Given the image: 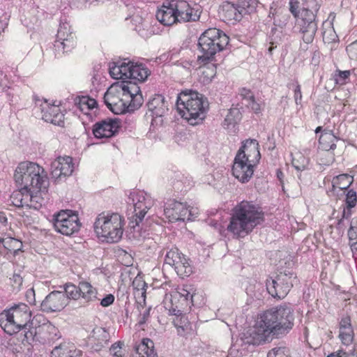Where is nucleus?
Instances as JSON below:
<instances>
[{
  "label": "nucleus",
  "instance_id": "nucleus-1",
  "mask_svg": "<svg viewBox=\"0 0 357 357\" xmlns=\"http://www.w3.org/2000/svg\"><path fill=\"white\" fill-rule=\"evenodd\" d=\"M294 310L283 303L259 314L255 326L243 333L245 344L259 345L273 339H280L290 333L294 326Z\"/></svg>",
  "mask_w": 357,
  "mask_h": 357
},
{
  "label": "nucleus",
  "instance_id": "nucleus-2",
  "mask_svg": "<svg viewBox=\"0 0 357 357\" xmlns=\"http://www.w3.org/2000/svg\"><path fill=\"white\" fill-rule=\"evenodd\" d=\"M264 220V213L258 204L242 201L233 208L227 230L237 238L243 237Z\"/></svg>",
  "mask_w": 357,
  "mask_h": 357
},
{
  "label": "nucleus",
  "instance_id": "nucleus-3",
  "mask_svg": "<svg viewBox=\"0 0 357 357\" xmlns=\"http://www.w3.org/2000/svg\"><path fill=\"white\" fill-rule=\"evenodd\" d=\"M176 107L182 117L192 126L199 124L205 118L206 107L203 96L197 91H181L177 97Z\"/></svg>",
  "mask_w": 357,
  "mask_h": 357
},
{
  "label": "nucleus",
  "instance_id": "nucleus-4",
  "mask_svg": "<svg viewBox=\"0 0 357 357\" xmlns=\"http://www.w3.org/2000/svg\"><path fill=\"white\" fill-rule=\"evenodd\" d=\"M229 43V37L220 29H208L199 38L197 61L206 64L212 61L215 54L224 49Z\"/></svg>",
  "mask_w": 357,
  "mask_h": 357
},
{
  "label": "nucleus",
  "instance_id": "nucleus-5",
  "mask_svg": "<svg viewBox=\"0 0 357 357\" xmlns=\"http://www.w3.org/2000/svg\"><path fill=\"white\" fill-rule=\"evenodd\" d=\"M14 179L20 188H35V190H46L48 184L44 169L32 162H20L15 169Z\"/></svg>",
  "mask_w": 357,
  "mask_h": 357
},
{
  "label": "nucleus",
  "instance_id": "nucleus-6",
  "mask_svg": "<svg viewBox=\"0 0 357 357\" xmlns=\"http://www.w3.org/2000/svg\"><path fill=\"white\" fill-rule=\"evenodd\" d=\"M94 230L99 237L107 242H118L123 232V220L117 213H101L94 222Z\"/></svg>",
  "mask_w": 357,
  "mask_h": 357
},
{
  "label": "nucleus",
  "instance_id": "nucleus-7",
  "mask_svg": "<svg viewBox=\"0 0 357 357\" xmlns=\"http://www.w3.org/2000/svg\"><path fill=\"white\" fill-rule=\"evenodd\" d=\"M109 74L114 79H130L144 82L151 71L145 64L128 61L114 63L109 66Z\"/></svg>",
  "mask_w": 357,
  "mask_h": 357
},
{
  "label": "nucleus",
  "instance_id": "nucleus-8",
  "mask_svg": "<svg viewBox=\"0 0 357 357\" xmlns=\"http://www.w3.org/2000/svg\"><path fill=\"white\" fill-rule=\"evenodd\" d=\"M52 223L57 232L66 236L77 233L81 227L78 215L71 210H61L54 214Z\"/></svg>",
  "mask_w": 357,
  "mask_h": 357
},
{
  "label": "nucleus",
  "instance_id": "nucleus-9",
  "mask_svg": "<svg viewBox=\"0 0 357 357\" xmlns=\"http://www.w3.org/2000/svg\"><path fill=\"white\" fill-rule=\"evenodd\" d=\"M61 337L59 329L48 321L38 326L29 328L24 334L26 341H38L48 344L54 343Z\"/></svg>",
  "mask_w": 357,
  "mask_h": 357
},
{
  "label": "nucleus",
  "instance_id": "nucleus-10",
  "mask_svg": "<svg viewBox=\"0 0 357 357\" xmlns=\"http://www.w3.org/2000/svg\"><path fill=\"white\" fill-rule=\"evenodd\" d=\"M129 199L132 200L134 208L130 224H133L131 227L134 228L144 220L145 215L153 206V200L144 192H132Z\"/></svg>",
  "mask_w": 357,
  "mask_h": 357
},
{
  "label": "nucleus",
  "instance_id": "nucleus-11",
  "mask_svg": "<svg viewBox=\"0 0 357 357\" xmlns=\"http://www.w3.org/2000/svg\"><path fill=\"white\" fill-rule=\"evenodd\" d=\"M292 275L291 273H280L275 278L268 279L266 286L269 294L274 298H284L293 286Z\"/></svg>",
  "mask_w": 357,
  "mask_h": 357
},
{
  "label": "nucleus",
  "instance_id": "nucleus-12",
  "mask_svg": "<svg viewBox=\"0 0 357 357\" xmlns=\"http://www.w3.org/2000/svg\"><path fill=\"white\" fill-rule=\"evenodd\" d=\"M252 10L251 6H244V1L237 0L236 3L224 2L219 8V15L223 21L239 22L244 15Z\"/></svg>",
  "mask_w": 357,
  "mask_h": 357
},
{
  "label": "nucleus",
  "instance_id": "nucleus-13",
  "mask_svg": "<svg viewBox=\"0 0 357 357\" xmlns=\"http://www.w3.org/2000/svg\"><path fill=\"white\" fill-rule=\"evenodd\" d=\"M165 264L174 267L177 275L181 278L188 277L192 273L189 259L183 254L178 252L176 248L171 249L167 252L165 257Z\"/></svg>",
  "mask_w": 357,
  "mask_h": 357
},
{
  "label": "nucleus",
  "instance_id": "nucleus-14",
  "mask_svg": "<svg viewBox=\"0 0 357 357\" xmlns=\"http://www.w3.org/2000/svg\"><path fill=\"white\" fill-rule=\"evenodd\" d=\"M192 209L183 203L173 201L165 208L164 213L170 222L191 220L193 218Z\"/></svg>",
  "mask_w": 357,
  "mask_h": 357
},
{
  "label": "nucleus",
  "instance_id": "nucleus-15",
  "mask_svg": "<svg viewBox=\"0 0 357 357\" xmlns=\"http://www.w3.org/2000/svg\"><path fill=\"white\" fill-rule=\"evenodd\" d=\"M68 303V298L61 291H53L50 293L40 303L41 310L45 312H59Z\"/></svg>",
  "mask_w": 357,
  "mask_h": 357
},
{
  "label": "nucleus",
  "instance_id": "nucleus-16",
  "mask_svg": "<svg viewBox=\"0 0 357 357\" xmlns=\"http://www.w3.org/2000/svg\"><path fill=\"white\" fill-rule=\"evenodd\" d=\"M259 146V145L257 139H248L242 142V146L236 155H239L240 158L245 161L257 165L261 159Z\"/></svg>",
  "mask_w": 357,
  "mask_h": 357
},
{
  "label": "nucleus",
  "instance_id": "nucleus-17",
  "mask_svg": "<svg viewBox=\"0 0 357 357\" xmlns=\"http://www.w3.org/2000/svg\"><path fill=\"white\" fill-rule=\"evenodd\" d=\"M120 128L117 119H106L93 126V133L96 138H109L116 135Z\"/></svg>",
  "mask_w": 357,
  "mask_h": 357
},
{
  "label": "nucleus",
  "instance_id": "nucleus-18",
  "mask_svg": "<svg viewBox=\"0 0 357 357\" xmlns=\"http://www.w3.org/2000/svg\"><path fill=\"white\" fill-rule=\"evenodd\" d=\"M73 158L70 156L58 157L51 164V176L55 180L61 179L72 174Z\"/></svg>",
  "mask_w": 357,
  "mask_h": 357
},
{
  "label": "nucleus",
  "instance_id": "nucleus-19",
  "mask_svg": "<svg viewBox=\"0 0 357 357\" xmlns=\"http://www.w3.org/2000/svg\"><path fill=\"white\" fill-rule=\"evenodd\" d=\"M256 166L240 158L239 155H236L231 169L232 174L239 181L247 183L252 178Z\"/></svg>",
  "mask_w": 357,
  "mask_h": 357
},
{
  "label": "nucleus",
  "instance_id": "nucleus-20",
  "mask_svg": "<svg viewBox=\"0 0 357 357\" xmlns=\"http://www.w3.org/2000/svg\"><path fill=\"white\" fill-rule=\"evenodd\" d=\"M172 5L178 16V22H186L190 21H197L199 18V13L197 10L190 7L186 1L172 0Z\"/></svg>",
  "mask_w": 357,
  "mask_h": 357
},
{
  "label": "nucleus",
  "instance_id": "nucleus-21",
  "mask_svg": "<svg viewBox=\"0 0 357 357\" xmlns=\"http://www.w3.org/2000/svg\"><path fill=\"white\" fill-rule=\"evenodd\" d=\"M10 309L15 320L16 327L19 328V331L24 329L25 332L29 328H31L29 324L31 319V312L29 311V307L26 305L20 304Z\"/></svg>",
  "mask_w": 357,
  "mask_h": 357
},
{
  "label": "nucleus",
  "instance_id": "nucleus-22",
  "mask_svg": "<svg viewBox=\"0 0 357 357\" xmlns=\"http://www.w3.org/2000/svg\"><path fill=\"white\" fill-rule=\"evenodd\" d=\"M172 1H165L156 13L157 20L165 26H171L178 22V16L172 5Z\"/></svg>",
  "mask_w": 357,
  "mask_h": 357
},
{
  "label": "nucleus",
  "instance_id": "nucleus-23",
  "mask_svg": "<svg viewBox=\"0 0 357 357\" xmlns=\"http://www.w3.org/2000/svg\"><path fill=\"white\" fill-rule=\"evenodd\" d=\"M109 333L102 327L96 326L91 331L89 337V341L92 344V348L96 351H100L109 342Z\"/></svg>",
  "mask_w": 357,
  "mask_h": 357
},
{
  "label": "nucleus",
  "instance_id": "nucleus-24",
  "mask_svg": "<svg viewBox=\"0 0 357 357\" xmlns=\"http://www.w3.org/2000/svg\"><path fill=\"white\" fill-rule=\"evenodd\" d=\"M320 8V5L317 0H308L303 3L298 19V22H317V13Z\"/></svg>",
  "mask_w": 357,
  "mask_h": 357
},
{
  "label": "nucleus",
  "instance_id": "nucleus-25",
  "mask_svg": "<svg viewBox=\"0 0 357 357\" xmlns=\"http://www.w3.org/2000/svg\"><path fill=\"white\" fill-rule=\"evenodd\" d=\"M353 182V176L348 174H342L333 177L332 180V188L328 190L327 193L329 197H337V189H339L340 192H342L343 190H347Z\"/></svg>",
  "mask_w": 357,
  "mask_h": 357
},
{
  "label": "nucleus",
  "instance_id": "nucleus-26",
  "mask_svg": "<svg viewBox=\"0 0 357 357\" xmlns=\"http://www.w3.org/2000/svg\"><path fill=\"white\" fill-rule=\"evenodd\" d=\"M42 119L54 125L63 126L64 115L61 112L60 108L56 105H46L42 108Z\"/></svg>",
  "mask_w": 357,
  "mask_h": 357
},
{
  "label": "nucleus",
  "instance_id": "nucleus-27",
  "mask_svg": "<svg viewBox=\"0 0 357 357\" xmlns=\"http://www.w3.org/2000/svg\"><path fill=\"white\" fill-rule=\"evenodd\" d=\"M147 107L153 117H162L168 111L167 102L162 95H155L148 102Z\"/></svg>",
  "mask_w": 357,
  "mask_h": 357
},
{
  "label": "nucleus",
  "instance_id": "nucleus-28",
  "mask_svg": "<svg viewBox=\"0 0 357 357\" xmlns=\"http://www.w3.org/2000/svg\"><path fill=\"white\" fill-rule=\"evenodd\" d=\"M238 105L231 107L228 112L223 123L222 126L225 129L231 132H235L236 127L242 119V112Z\"/></svg>",
  "mask_w": 357,
  "mask_h": 357
},
{
  "label": "nucleus",
  "instance_id": "nucleus-29",
  "mask_svg": "<svg viewBox=\"0 0 357 357\" xmlns=\"http://www.w3.org/2000/svg\"><path fill=\"white\" fill-rule=\"evenodd\" d=\"M0 326L5 333L10 335L19 332L10 309L4 310L0 313Z\"/></svg>",
  "mask_w": 357,
  "mask_h": 357
},
{
  "label": "nucleus",
  "instance_id": "nucleus-30",
  "mask_svg": "<svg viewBox=\"0 0 357 357\" xmlns=\"http://www.w3.org/2000/svg\"><path fill=\"white\" fill-rule=\"evenodd\" d=\"M238 96L241 97L242 105L250 108L256 114L260 112V105L255 100L254 93L250 89L245 87L241 88L238 91Z\"/></svg>",
  "mask_w": 357,
  "mask_h": 357
},
{
  "label": "nucleus",
  "instance_id": "nucleus-31",
  "mask_svg": "<svg viewBox=\"0 0 357 357\" xmlns=\"http://www.w3.org/2000/svg\"><path fill=\"white\" fill-rule=\"evenodd\" d=\"M135 354H133V357H158L154 350V343L149 338H144L135 347Z\"/></svg>",
  "mask_w": 357,
  "mask_h": 357
},
{
  "label": "nucleus",
  "instance_id": "nucleus-32",
  "mask_svg": "<svg viewBox=\"0 0 357 357\" xmlns=\"http://www.w3.org/2000/svg\"><path fill=\"white\" fill-rule=\"evenodd\" d=\"M81 351L76 350L73 344L63 342L55 347L51 353L52 357H80Z\"/></svg>",
  "mask_w": 357,
  "mask_h": 357
},
{
  "label": "nucleus",
  "instance_id": "nucleus-33",
  "mask_svg": "<svg viewBox=\"0 0 357 357\" xmlns=\"http://www.w3.org/2000/svg\"><path fill=\"white\" fill-rule=\"evenodd\" d=\"M302 39L306 44L312 43L317 31V22H298Z\"/></svg>",
  "mask_w": 357,
  "mask_h": 357
},
{
  "label": "nucleus",
  "instance_id": "nucleus-34",
  "mask_svg": "<svg viewBox=\"0 0 357 357\" xmlns=\"http://www.w3.org/2000/svg\"><path fill=\"white\" fill-rule=\"evenodd\" d=\"M338 141L331 130H324L319 139V149L324 151L334 150L336 149L335 142Z\"/></svg>",
  "mask_w": 357,
  "mask_h": 357
},
{
  "label": "nucleus",
  "instance_id": "nucleus-35",
  "mask_svg": "<svg viewBox=\"0 0 357 357\" xmlns=\"http://www.w3.org/2000/svg\"><path fill=\"white\" fill-rule=\"evenodd\" d=\"M79 291L80 297H82L86 303L93 302L98 300L97 290L89 282H79Z\"/></svg>",
  "mask_w": 357,
  "mask_h": 357
},
{
  "label": "nucleus",
  "instance_id": "nucleus-36",
  "mask_svg": "<svg viewBox=\"0 0 357 357\" xmlns=\"http://www.w3.org/2000/svg\"><path fill=\"white\" fill-rule=\"evenodd\" d=\"M65 40H56L54 47L56 50H62L63 52L70 51L75 46V36L70 31L65 34Z\"/></svg>",
  "mask_w": 357,
  "mask_h": 357
},
{
  "label": "nucleus",
  "instance_id": "nucleus-37",
  "mask_svg": "<svg viewBox=\"0 0 357 357\" xmlns=\"http://www.w3.org/2000/svg\"><path fill=\"white\" fill-rule=\"evenodd\" d=\"M123 95L131 98L137 94L141 93L140 88L135 81L124 80L121 84Z\"/></svg>",
  "mask_w": 357,
  "mask_h": 357
},
{
  "label": "nucleus",
  "instance_id": "nucleus-38",
  "mask_svg": "<svg viewBox=\"0 0 357 357\" xmlns=\"http://www.w3.org/2000/svg\"><path fill=\"white\" fill-rule=\"evenodd\" d=\"M74 102L77 107L82 112L85 109L90 110L98 105L95 99L89 96H77L74 100Z\"/></svg>",
  "mask_w": 357,
  "mask_h": 357
},
{
  "label": "nucleus",
  "instance_id": "nucleus-39",
  "mask_svg": "<svg viewBox=\"0 0 357 357\" xmlns=\"http://www.w3.org/2000/svg\"><path fill=\"white\" fill-rule=\"evenodd\" d=\"M63 289L64 291L62 292L65 294L68 300L69 298L76 300L80 297L79 285L77 287L72 283H67L63 286Z\"/></svg>",
  "mask_w": 357,
  "mask_h": 357
},
{
  "label": "nucleus",
  "instance_id": "nucleus-40",
  "mask_svg": "<svg viewBox=\"0 0 357 357\" xmlns=\"http://www.w3.org/2000/svg\"><path fill=\"white\" fill-rule=\"evenodd\" d=\"M354 333L352 327L344 328L340 330L339 337L342 344L349 345L354 340Z\"/></svg>",
  "mask_w": 357,
  "mask_h": 357
},
{
  "label": "nucleus",
  "instance_id": "nucleus-41",
  "mask_svg": "<svg viewBox=\"0 0 357 357\" xmlns=\"http://www.w3.org/2000/svg\"><path fill=\"white\" fill-rule=\"evenodd\" d=\"M267 357H291L290 351L286 347H275L268 351Z\"/></svg>",
  "mask_w": 357,
  "mask_h": 357
},
{
  "label": "nucleus",
  "instance_id": "nucleus-42",
  "mask_svg": "<svg viewBox=\"0 0 357 357\" xmlns=\"http://www.w3.org/2000/svg\"><path fill=\"white\" fill-rule=\"evenodd\" d=\"M170 312L172 314L177 317L176 320L174 321L175 326L184 330L185 326H186L188 322L187 318L182 316L181 310L172 308L170 310Z\"/></svg>",
  "mask_w": 357,
  "mask_h": 357
},
{
  "label": "nucleus",
  "instance_id": "nucleus-43",
  "mask_svg": "<svg viewBox=\"0 0 357 357\" xmlns=\"http://www.w3.org/2000/svg\"><path fill=\"white\" fill-rule=\"evenodd\" d=\"M45 190H42L40 191H37L33 192V196L31 202L29 203V208H34L36 210L39 209L43 203V198L41 197V192Z\"/></svg>",
  "mask_w": 357,
  "mask_h": 357
},
{
  "label": "nucleus",
  "instance_id": "nucleus-44",
  "mask_svg": "<svg viewBox=\"0 0 357 357\" xmlns=\"http://www.w3.org/2000/svg\"><path fill=\"white\" fill-rule=\"evenodd\" d=\"M123 346L124 342L121 341L114 343L109 348L110 354L114 357H123L125 355V352L123 350Z\"/></svg>",
  "mask_w": 357,
  "mask_h": 357
},
{
  "label": "nucleus",
  "instance_id": "nucleus-45",
  "mask_svg": "<svg viewBox=\"0 0 357 357\" xmlns=\"http://www.w3.org/2000/svg\"><path fill=\"white\" fill-rule=\"evenodd\" d=\"M23 193V199H22V207L26 206L29 208V203L31 201L33 192H36L35 188H21Z\"/></svg>",
  "mask_w": 357,
  "mask_h": 357
},
{
  "label": "nucleus",
  "instance_id": "nucleus-46",
  "mask_svg": "<svg viewBox=\"0 0 357 357\" xmlns=\"http://www.w3.org/2000/svg\"><path fill=\"white\" fill-rule=\"evenodd\" d=\"M109 109L116 114H121L127 112H130L129 107L122 100H120L118 102L112 103Z\"/></svg>",
  "mask_w": 357,
  "mask_h": 357
},
{
  "label": "nucleus",
  "instance_id": "nucleus-47",
  "mask_svg": "<svg viewBox=\"0 0 357 357\" xmlns=\"http://www.w3.org/2000/svg\"><path fill=\"white\" fill-rule=\"evenodd\" d=\"M290 19V15L288 12L285 10L284 12L282 10L280 13H277L274 18L275 22L279 26H285Z\"/></svg>",
  "mask_w": 357,
  "mask_h": 357
},
{
  "label": "nucleus",
  "instance_id": "nucleus-48",
  "mask_svg": "<svg viewBox=\"0 0 357 357\" xmlns=\"http://www.w3.org/2000/svg\"><path fill=\"white\" fill-rule=\"evenodd\" d=\"M357 202V195L356 192L352 189L347 191L346 194V206L348 208H354Z\"/></svg>",
  "mask_w": 357,
  "mask_h": 357
},
{
  "label": "nucleus",
  "instance_id": "nucleus-49",
  "mask_svg": "<svg viewBox=\"0 0 357 357\" xmlns=\"http://www.w3.org/2000/svg\"><path fill=\"white\" fill-rule=\"evenodd\" d=\"M22 199H23V193L21 191V188L19 190L13 192L10 197L11 204L19 208L22 207Z\"/></svg>",
  "mask_w": 357,
  "mask_h": 357
},
{
  "label": "nucleus",
  "instance_id": "nucleus-50",
  "mask_svg": "<svg viewBox=\"0 0 357 357\" xmlns=\"http://www.w3.org/2000/svg\"><path fill=\"white\" fill-rule=\"evenodd\" d=\"M130 99V102L128 105L129 107L130 112H132L135 109H138L143 103L142 93L131 97Z\"/></svg>",
  "mask_w": 357,
  "mask_h": 357
},
{
  "label": "nucleus",
  "instance_id": "nucleus-51",
  "mask_svg": "<svg viewBox=\"0 0 357 357\" xmlns=\"http://www.w3.org/2000/svg\"><path fill=\"white\" fill-rule=\"evenodd\" d=\"M70 29L71 27L69 23L66 22L61 23L57 31L56 40H65V34L70 31Z\"/></svg>",
  "mask_w": 357,
  "mask_h": 357
},
{
  "label": "nucleus",
  "instance_id": "nucleus-52",
  "mask_svg": "<svg viewBox=\"0 0 357 357\" xmlns=\"http://www.w3.org/2000/svg\"><path fill=\"white\" fill-rule=\"evenodd\" d=\"M346 51L350 59L357 61V40L347 45Z\"/></svg>",
  "mask_w": 357,
  "mask_h": 357
},
{
  "label": "nucleus",
  "instance_id": "nucleus-53",
  "mask_svg": "<svg viewBox=\"0 0 357 357\" xmlns=\"http://www.w3.org/2000/svg\"><path fill=\"white\" fill-rule=\"evenodd\" d=\"M338 73L335 75V82L338 84H344L346 83V80L351 75L350 70H338Z\"/></svg>",
  "mask_w": 357,
  "mask_h": 357
},
{
  "label": "nucleus",
  "instance_id": "nucleus-54",
  "mask_svg": "<svg viewBox=\"0 0 357 357\" xmlns=\"http://www.w3.org/2000/svg\"><path fill=\"white\" fill-rule=\"evenodd\" d=\"M10 280L13 289L19 291L23 282V278L22 275L19 273H14Z\"/></svg>",
  "mask_w": 357,
  "mask_h": 357
},
{
  "label": "nucleus",
  "instance_id": "nucleus-55",
  "mask_svg": "<svg viewBox=\"0 0 357 357\" xmlns=\"http://www.w3.org/2000/svg\"><path fill=\"white\" fill-rule=\"evenodd\" d=\"M203 74L207 77V79L211 81L216 74V66L215 65H211L206 67L203 71Z\"/></svg>",
  "mask_w": 357,
  "mask_h": 357
},
{
  "label": "nucleus",
  "instance_id": "nucleus-56",
  "mask_svg": "<svg viewBox=\"0 0 357 357\" xmlns=\"http://www.w3.org/2000/svg\"><path fill=\"white\" fill-rule=\"evenodd\" d=\"M301 159L303 160V163L300 164L298 160L293 159L292 165L295 167V169L298 171H303L305 169L307 162L303 156L300 157Z\"/></svg>",
  "mask_w": 357,
  "mask_h": 357
},
{
  "label": "nucleus",
  "instance_id": "nucleus-57",
  "mask_svg": "<svg viewBox=\"0 0 357 357\" xmlns=\"http://www.w3.org/2000/svg\"><path fill=\"white\" fill-rule=\"evenodd\" d=\"M298 2L297 1L290 0L289 2V11L294 15V17L297 18L299 16L300 11L298 10Z\"/></svg>",
  "mask_w": 357,
  "mask_h": 357
},
{
  "label": "nucleus",
  "instance_id": "nucleus-58",
  "mask_svg": "<svg viewBox=\"0 0 357 357\" xmlns=\"http://www.w3.org/2000/svg\"><path fill=\"white\" fill-rule=\"evenodd\" d=\"M114 301V296L112 294H107L101 300L100 305L103 307L111 305Z\"/></svg>",
  "mask_w": 357,
  "mask_h": 357
},
{
  "label": "nucleus",
  "instance_id": "nucleus-59",
  "mask_svg": "<svg viewBox=\"0 0 357 357\" xmlns=\"http://www.w3.org/2000/svg\"><path fill=\"white\" fill-rule=\"evenodd\" d=\"M294 100L296 105L301 104L302 100V93L300 84H297L294 89Z\"/></svg>",
  "mask_w": 357,
  "mask_h": 357
},
{
  "label": "nucleus",
  "instance_id": "nucleus-60",
  "mask_svg": "<svg viewBox=\"0 0 357 357\" xmlns=\"http://www.w3.org/2000/svg\"><path fill=\"white\" fill-rule=\"evenodd\" d=\"M347 327H352L351 323V318L349 316L342 318L340 322V330H342Z\"/></svg>",
  "mask_w": 357,
  "mask_h": 357
},
{
  "label": "nucleus",
  "instance_id": "nucleus-61",
  "mask_svg": "<svg viewBox=\"0 0 357 357\" xmlns=\"http://www.w3.org/2000/svg\"><path fill=\"white\" fill-rule=\"evenodd\" d=\"M150 310H151V308H148L144 312V313L142 314V317H140V319L139 320V322H138L139 325L142 326L146 323L147 319L149 318V317L150 315Z\"/></svg>",
  "mask_w": 357,
  "mask_h": 357
},
{
  "label": "nucleus",
  "instance_id": "nucleus-62",
  "mask_svg": "<svg viewBox=\"0 0 357 357\" xmlns=\"http://www.w3.org/2000/svg\"><path fill=\"white\" fill-rule=\"evenodd\" d=\"M7 87V80L2 71H0V92L3 91Z\"/></svg>",
  "mask_w": 357,
  "mask_h": 357
},
{
  "label": "nucleus",
  "instance_id": "nucleus-63",
  "mask_svg": "<svg viewBox=\"0 0 357 357\" xmlns=\"http://www.w3.org/2000/svg\"><path fill=\"white\" fill-rule=\"evenodd\" d=\"M26 297L30 303L35 301V292L33 288L29 289L26 293Z\"/></svg>",
  "mask_w": 357,
  "mask_h": 357
},
{
  "label": "nucleus",
  "instance_id": "nucleus-64",
  "mask_svg": "<svg viewBox=\"0 0 357 357\" xmlns=\"http://www.w3.org/2000/svg\"><path fill=\"white\" fill-rule=\"evenodd\" d=\"M357 229H355L353 227H349L348 230V236L350 241H354L357 239Z\"/></svg>",
  "mask_w": 357,
  "mask_h": 357
}]
</instances>
